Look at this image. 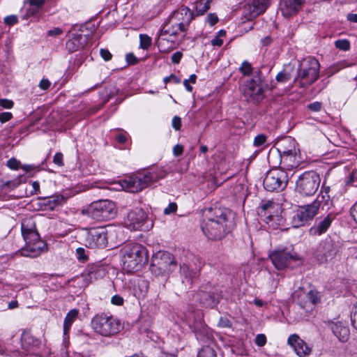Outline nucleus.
<instances>
[{
    "mask_svg": "<svg viewBox=\"0 0 357 357\" xmlns=\"http://www.w3.org/2000/svg\"><path fill=\"white\" fill-rule=\"evenodd\" d=\"M22 233L25 245L21 250L22 255L29 257H37L45 249V243L40 239L32 218H26L22 222Z\"/></svg>",
    "mask_w": 357,
    "mask_h": 357,
    "instance_id": "f257e3e1",
    "label": "nucleus"
},
{
    "mask_svg": "<svg viewBox=\"0 0 357 357\" xmlns=\"http://www.w3.org/2000/svg\"><path fill=\"white\" fill-rule=\"evenodd\" d=\"M123 268L133 272L141 268L148 262L149 255L144 246L137 243H128L121 249Z\"/></svg>",
    "mask_w": 357,
    "mask_h": 357,
    "instance_id": "f03ea898",
    "label": "nucleus"
},
{
    "mask_svg": "<svg viewBox=\"0 0 357 357\" xmlns=\"http://www.w3.org/2000/svg\"><path fill=\"white\" fill-rule=\"evenodd\" d=\"M331 202L328 190L321 192L316 199L309 204L298 206L293 217L292 224L294 227L303 226L307 222L312 220L319 213L320 208H324Z\"/></svg>",
    "mask_w": 357,
    "mask_h": 357,
    "instance_id": "7ed1b4c3",
    "label": "nucleus"
},
{
    "mask_svg": "<svg viewBox=\"0 0 357 357\" xmlns=\"http://www.w3.org/2000/svg\"><path fill=\"white\" fill-rule=\"evenodd\" d=\"M213 215L204 220L202 231L208 238L219 240L228 232L227 214L218 208L215 210Z\"/></svg>",
    "mask_w": 357,
    "mask_h": 357,
    "instance_id": "20e7f679",
    "label": "nucleus"
},
{
    "mask_svg": "<svg viewBox=\"0 0 357 357\" xmlns=\"http://www.w3.org/2000/svg\"><path fill=\"white\" fill-rule=\"evenodd\" d=\"M187 31L177 22L169 17L168 22L163 26L157 44L160 52H169L174 48V43L181 33Z\"/></svg>",
    "mask_w": 357,
    "mask_h": 357,
    "instance_id": "39448f33",
    "label": "nucleus"
},
{
    "mask_svg": "<svg viewBox=\"0 0 357 357\" xmlns=\"http://www.w3.org/2000/svg\"><path fill=\"white\" fill-rule=\"evenodd\" d=\"M319 68V63L314 58L304 59L299 63L298 75L294 81L301 87H307L318 79Z\"/></svg>",
    "mask_w": 357,
    "mask_h": 357,
    "instance_id": "423d86ee",
    "label": "nucleus"
},
{
    "mask_svg": "<svg viewBox=\"0 0 357 357\" xmlns=\"http://www.w3.org/2000/svg\"><path fill=\"white\" fill-rule=\"evenodd\" d=\"M93 331L105 337L116 334L121 328L120 321L112 315L96 314L91 320Z\"/></svg>",
    "mask_w": 357,
    "mask_h": 357,
    "instance_id": "0eeeda50",
    "label": "nucleus"
},
{
    "mask_svg": "<svg viewBox=\"0 0 357 357\" xmlns=\"http://www.w3.org/2000/svg\"><path fill=\"white\" fill-rule=\"evenodd\" d=\"M86 214L97 221L114 218L116 214L115 204L109 200H99L91 203L86 208Z\"/></svg>",
    "mask_w": 357,
    "mask_h": 357,
    "instance_id": "6e6552de",
    "label": "nucleus"
},
{
    "mask_svg": "<svg viewBox=\"0 0 357 357\" xmlns=\"http://www.w3.org/2000/svg\"><path fill=\"white\" fill-rule=\"evenodd\" d=\"M176 268V262L169 252L160 251L152 257L151 271L155 275H167Z\"/></svg>",
    "mask_w": 357,
    "mask_h": 357,
    "instance_id": "1a4fd4ad",
    "label": "nucleus"
},
{
    "mask_svg": "<svg viewBox=\"0 0 357 357\" xmlns=\"http://www.w3.org/2000/svg\"><path fill=\"white\" fill-rule=\"evenodd\" d=\"M319 176L313 172H305L296 181V190L303 196L313 195L320 184Z\"/></svg>",
    "mask_w": 357,
    "mask_h": 357,
    "instance_id": "9d476101",
    "label": "nucleus"
},
{
    "mask_svg": "<svg viewBox=\"0 0 357 357\" xmlns=\"http://www.w3.org/2000/svg\"><path fill=\"white\" fill-rule=\"evenodd\" d=\"M287 182V172L282 169H274L266 174L264 179V186L270 192L280 191L286 188Z\"/></svg>",
    "mask_w": 357,
    "mask_h": 357,
    "instance_id": "9b49d317",
    "label": "nucleus"
},
{
    "mask_svg": "<svg viewBox=\"0 0 357 357\" xmlns=\"http://www.w3.org/2000/svg\"><path fill=\"white\" fill-rule=\"evenodd\" d=\"M265 86L263 84L261 74L257 72L245 85L243 93L248 100L259 101L263 99Z\"/></svg>",
    "mask_w": 357,
    "mask_h": 357,
    "instance_id": "f8f14e48",
    "label": "nucleus"
},
{
    "mask_svg": "<svg viewBox=\"0 0 357 357\" xmlns=\"http://www.w3.org/2000/svg\"><path fill=\"white\" fill-rule=\"evenodd\" d=\"M84 244L90 248H104L107 244V233L103 227L86 230Z\"/></svg>",
    "mask_w": 357,
    "mask_h": 357,
    "instance_id": "ddd939ff",
    "label": "nucleus"
},
{
    "mask_svg": "<svg viewBox=\"0 0 357 357\" xmlns=\"http://www.w3.org/2000/svg\"><path fill=\"white\" fill-rule=\"evenodd\" d=\"M269 257L274 266L278 270L286 268L290 261L302 263V258L296 253L286 250H275L269 255Z\"/></svg>",
    "mask_w": 357,
    "mask_h": 357,
    "instance_id": "4468645a",
    "label": "nucleus"
},
{
    "mask_svg": "<svg viewBox=\"0 0 357 357\" xmlns=\"http://www.w3.org/2000/svg\"><path fill=\"white\" fill-rule=\"evenodd\" d=\"M270 5V0H252L243 7V14L248 20H251L264 13Z\"/></svg>",
    "mask_w": 357,
    "mask_h": 357,
    "instance_id": "2eb2a0df",
    "label": "nucleus"
},
{
    "mask_svg": "<svg viewBox=\"0 0 357 357\" xmlns=\"http://www.w3.org/2000/svg\"><path fill=\"white\" fill-rule=\"evenodd\" d=\"M165 173L164 171L148 172L144 174H138L135 175V179L137 183V189L139 192L146 188L151 183L158 181L159 179L164 178Z\"/></svg>",
    "mask_w": 357,
    "mask_h": 357,
    "instance_id": "dca6fc26",
    "label": "nucleus"
},
{
    "mask_svg": "<svg viewBox=\"0 0 357 357\" xmlns=\"http://www.w3.org/2000/svg\"><path fill=\"white\" fill-rule=\"evenodd\" d=\"M146 218V213L142 208H136L128 213L125 224L130 229H139Z\"/></svg>",
    "mask_w": 357,
    "mask_h": 357,
    "instance_id": "f3484780",
    "label": "nucleus"
},
{
    "mask_svg": "<svg viewBox=\"0 0 357 357\" xmlns=\"http://www.w3.org/2000/svg\"><path fill=\"white\" fill-rule=\"evenodd\" d=\"M336 255V250L333 243L325 242L317 248L315 257L320 264L332 260Z\"/></svg>",
    "mask_w": 357,
    "mask_h": 357,
    "instance_id": "a211bd4d",
    "label": "nucleus"
},
{
    "mask_svg": "<svg viewBox=\"0 0 357 357\" xmlns=\"http://www.w3.org/2000/svg\"><path fill=\"white\" fill-rule=\"evenodd\" d=\"M287 342L300 357H305L311 353V348L296 334L291 335Z\"/></svg>",
    "mask_w": 357,
    "mask_h": 357,
    "instance_id": "6ab92c4d",
    "label": "nucleus"
},
{
    "mask_svg": "<svg viewBox=\"0 0 357 357\" xmlns=\"http://www.w3.org/2000/svg\"><path fill=\"white\" fill-rule=\"evenodd\" d=\"M170 17L188 30L190 22L193 20V14L188 7L182 6L174 12Z\"/></svg>",
    "mask_w": 357,
    "mask_h": 357,
    "instance_id": "aec40b11",
    "label": "nucleus"
},
{
    "mask_svg": "<svg viewBox=\"0 0 357 357\" xmlns=\"http://www.w3.org/2000/svg\"><path fill=\"white\" fill-rule=\"evenodd\" d=\"M280 157L291 153L298 154L299 149L294 139L288 137L283 139L278 144L277 148Z\"/></svg>",
    "mask_w": 357,
    "mask_h": 357,
    "instance_id": "412c9836",
    "label": "nucleus"
},
{
    "mask_svg": "<svg viewBox=\"0 0 357 357\" xmlns=\"http://www.w3.org/2000/svg\"><path fill=\"white\" fill-rule=\"evenodd\" d=\"M304 0H283L281 10L284 17H289L301 10Z\"/></svg>",
    "mask_w": 357,
    "mask_h": 357,
    "instance_id": "4be33fe9",
    "label": "nucleus"
},
{
    "mask_svg": "<svg viewBox=\"0 0 357 357\" xmlns=\"http://www.w3.org/2000/svg\"><path fill=\"white\" fill-rule=\"evenodd\" d=\"M278 206L272 201H268L266 203L261 204L258 209V213L261 218H264L268 222L269 220H272L273 218L277 215V207Z\"/></svg>",
    "mask_w": 357,
    "mask_h": 357,
    "instance_id": "5701e85b",
    "label": "nucleus"
},
{
    "mask_svg": "<svg viewBox=\"0 0 357 357\" xmlns=\"http://www.w3.org/2000/svg\"><path fill=\"white\" fill-rule=\"evenodd\" d=\"M334 219V214H328L323 220L317 222L314 226L311 227L310 230L311 234L319 236L324 234L328 230Z\"/></svg>",
    "mask_w": 357,
    "mask_h": 357,
    "instance_id": "b1692460",
    "label": "nucleus"
},
{
    "mask_svg": "<svg viewBox=\"0 0 357 357\" xmlns=\"http://www.w3.org/2000/svg\"><path fill=\"white\" fill-rule=\"evenodd\" d=\"M40 341L29 333H23L21 337L22 348L29 352L33 351L35 349L39 348Z\"/></svg>",
    "mask_w": 357,
    "mask_h": 357,
    "instance_id": "393cba45",
    "label": "nucleus"
},
{
    "mask_svg": "<svg viewBox=\"0 0 357 357\" xmlns=\"http://www.w3.org/2000/svg\"><path fill=\"white\" fill-rule=\"evenodd\" d=\"M332 330L335 336L341 342H346L349 337V330L341 323L335 324L332 326Z\"/></svg>",
    "mask_w": 357,
    "mask_h": 357,
    "instance_id": "a878e982",
    "label": "nucleus"
},
{
    "mask_svg": "<svg viewBox=\"0 0 357 357\" xmlns=\"http://www.w3.org/2000/svg\"><path fill=\"white\" fill-rule=\"evenodd\" d=\"M280 163L283 165L284 168L287 169H292L298 165L299 160L298 154H289L280 157Z\"/></svg>",
    "mask_w": 357,
    "mask_h": 357,
    "instance_id": "bb28decb",
    "label": "nucleus"
},
{
    "mask_svg": "<svg viewBox=\"0 0 357 357\" xmlns=\"http://www.w3.org/2000/svg\"><path fill=\"white\" fill-rule=\"evenodd\" d=\"M79 314L77 309L70 310L66 314L63 321V333L67 335L69 333L73 323L75 321Z\"/></svg>",
    "mask_w": 357,
    "mask_h": 357,
    "instance_id": "cd10ccee",
    "label": "nucleus"
},
{
    "mask_svg": "<svg viewBox=\"0 0 357 357\" xmlns=\"http://www.w3.org/2000/svg\"><path fill=\"white\" fill-rule=\"evenodd\" d=\"M294 68L292 65L288 64L276 76V80L280 83L287 82L292 77Z\"/></svg>",
    "mask_w": 357,
    "mask_h": 357,
    "instance_id": "c85d7f7f",
    "label": "nucleus"
},
{
    "mask_svg": "<svg viewBox=\"0 0 357 357\" xmlns=\"http://www.w3.org/2000/svg\"><path fill=\"white\" fill-rule=\"evenodd\" d=\"M120 185L123 190L135 193L138 192L139 190L137 188L136 180L135 179V176H129L123 180L120 181Z\"/></svg>",
    "mask_w": 357,
    "mask_h": 357,
    "instance_id": "c756f323",
    "label": "nucleus"
},
{
    "mask_svg": "<svg viewBox=\"0 0 357 357\" xmlns=\"http://www.w3.org/2000/svg\"><path fill=\"white\" fill-rule=\"evenodd\" d=\"M81 40H82L81 35L74 36L71 39H70L66 43V48L68 50L69 52H71L77 51L82 45V44L81 43Z\"/></svg>",
    "mask_w": 357,
    "mask_h": 357,
    "instance_id": "7c9ffc66",
    "label": "nucleus"
},
{
    "mask_svg": "<svg viewBox=\"0 0 357 357\" xmlns=\"http://www.w3.org/2000/svg\"><path fill=\"white\" fill-rule=\"evenodd\" d=\"M307 301L312 305L319 303L321 301V294L317 290H310L306 294Z\"/></svg>",
    "mask_w": 357,
    "mask_h": 357,
    "instance_id": "2f4dec72",
    "label": "nucleus"
},
{
    "mask_svg": "<svg viewBox=\"0 0 357 357\" xmlns=\"http://www.w3.org/2000/svg\"><path fill=\"white\" fill-rule=\"evenodd\" d=\"M196 11L199 15H203L210 8L208 4L205 0H199L196 2Z\"/></svg>",
    "mask_w": 357,
    "mask_h": 357,
    "instance_id": "473e14b6",
    "label": "nucleus"
},
{
    "mask_svg": "<svg viewBox=\"0 0 357 357\" xmlns=\"http://www.w3.org/2000/svg\"><path fill=\"white\" fill-rule=\"evenodd\" d=\"M197 357H217V355L213 348L205 347L199 351Z\"/></svg>",
    "mask_w": 357,
    "mask_h": 357,
    "instance_id": "72a5a7b5",
    "label": "nucleus"
},
{
    "mask_svg": "<svg viewBox=\"0 0 357 357\" xmlns=\"http://www.w3.org/2000/svg\"><path fill=\"white\" fill-rule=\"evenodd\" d=\"M139 47L144 50L148 49L151 45V38L146 34L139 35Z\"/></svg>",
    "mask_w": 357,
    "mask_h": 357,
    "instance_id": "f704fd0d",
    "label": "nucleus"
},
{
    "mask_svg": "<svg viewBox=\"0 0 357 357\" xmlns=\"http://www.w3.org/2000/svg\"><path fill=\"white\" fill-rule=\"evenodd\" d=\"M335 46L340 50L348 51L350 49V43L347 39L337 40L335 42Z\"/></svg>",
    "mask_w": 357,
    "mask_h": 357,
    "instance_id": "c9c22d12",
    "label": "nucleus"
},
{
    "mask_svg": "<svg viewBox=\"0 0 357 357\" xmlns=\"http://www.w3.org/2000/svg\"><path fill=\"white\" fill-rule=\"evenodd\" d=\"M76 255L77 260L82 263H84L89 259V256L83 248H77Z\"/></svg>",
    "mask_w": 357,
    "mask_h": 357,
    "instance_id": "e433bc0d",
    "label": "nucleus"
},
{
    "mask_svg": "<svg viewBox=\"0 0 357 357\" xmlns=\"http://www.w3.org/2000/svg\"><path fill=\"white\" fill-rule=\"evenodd\" d=\"M239 70L243 75H249L252 71V68L248 61H244L239 68Z\"/></svg>",
    "mask_w": 357,
    "mask_h": 357,
    "instance_id": "4c0bfd02",
    "label": "nucleus"
},
{
    "mask_svg": "<svg viewBox=\"0 0 357 357\" xmlns=\"http://www.w3.org/2000/svg\"><path fill=\"white\" fill-rule=\"evenodd\" d=\"M267 140V137L264 134L257 135L253 142V144L256 147H259L264 145Z\"/></svg>",
    "mask_w": 357,
    "mask_h": 357,
    "instance_id": "58836bf2",
    "label": "nucleus"
},
{
    "mask_svg": "<svg viewBox=\"0 0 357 357\" xmlns=\"http://www.w3.org/2000/svg\"><path fill=\"white\" fill-rule=\"evenodd\" d=\"M7 166L11 169L17 170L21 168L22 165L19 160L15 158H12L7 161Z\"/></svg>",
    "mask_w": 357,
    "mask_h": 357,
    "instance_id": "ea45409f",
    "label": "nucleus"
},
{
    "mask_svg": "<svg viewBox=\"0 0 357 357\" xmlns=\"http://www.w3.org/2000/svg\"><path fill=\"white\" fill-rule=\"evenodd\" d=\"M307 107L312 112H319L322 108V104L320 102L316 101L307 105Z\"/></svg>",
    "mask_w": 357,
    "mask_h": 357,
    "instance_id": "a19ab883",
    "label": "nucleus"
},
{
    "mask_svg": "<svg viewBox=\"0 0 357 357\" xmlns=\"http://www.w3.org/2000/svg\"><path fill=\"white\" fill-rule=\"evenodd\" d=\"M177 210V204L175 202L170 203L167 208L164 209L165 215H169L171 213H174Z\"/></svg>",
    "mask_w": 357,
    "mask_h": 357,
    "instance_id": "79ce46f5",
    "label": "nucleus"
},
{
    "mask_svg": "<svg viewBox=\"0 0 357 357\" xmlns=\"http://www.w3.org/2000/svg\"><path fill=\"white\" fill-rule=\"evenodd\" d=\"M255 343L259 347H263L266 343V337L264 334H258L255 337Z\"/></svg>",
    "mask_w": 357,
    "mask_h": 357,
    "instance_id": "37998d69",
    "label": "nucleus"
},
{
    "mask_svg": "<svg viewBox=\"0 0 357 357\" xmlns=\"http://www.w3.org/2000/svg\"><path fill=\"white\" fill-rule=\"evenodd\" d=\"M218 326L220 328H230L231 323L227 318L220 317Z\"/></svg>",
    "mask_w": 357,
    "mask_h": 357,
    "instance_id": "c03bdc74",
    "label": "nucleus"
},
{
    "mask_svg": "<svg viewBox=\"0 0 357 357\" xmlns=\"http://www.w3.org/2000/svg\"><path fill=\"white\" fill-rule=\"evenodd\" d=\"M14 105V102L8 99H0V106L5 109H11Z\"/></svg>",
    "mask_w": 357,
    "mask_h": 357,
    "instance_id": "a18cd8bd",
    "label": "nucleus"
},
{
    "mask_svg": "<svg viewBox=\"0 0 357 357\" xmlns=\"http://www.w3.org/2000/svg\"><path fill=\"white\" fill-rule=\"evenodd\" d=\"M53 162L59 167L63 166V154L60 152L56 153L53 158Z\"/></svg>",
    "mask_w": 357,
    "mask_h": 357,
    "instance_id": "49530a36",
    "label": "nucleus"
},
{
    "mask_svg": "<svg viewBox=\"0 0 357 357\" xmlns=\"http://www.w3.org/2000/svg\"><path fill=\"white\" fill-rule=\"evenodd\" d=\"M101 57L106 61H110L112 58V54L108 50L101 49L100 50Z\"/></svg>",
    "mask_w": 357,
    "mask_h": 357,
    "instance_id": "de8ad7c7",
    "label": "nucleus"
},
{
    "mask_svg": "<svg viewBox=\"0 0 357 357\" xmlns=\"http://www.w3.org/2000/svg\"><path fill=\"white\" fill-rule=\"evenodd\" d=\"M13 118L11 112H6L0 114V122L3 123L10 121Z\"/></svg>",
    "mask_w": 357,
    "mask_h": 357,
    "instance_id": "09e8293b",
    "label": "nucleus"
},
{
    "mask_svg": "<svg viewBox=\"0 0 357 357\" xmlns=\"http://www.w3.org/2000/svg\"><path fill=\"white\" fill-rule=\"evenodd\" d=\"M172 127L176 130H179L181 129V118L177 116H174L173 119H172Z\"/></svg>",
    "mask_w": 357,
    "mask_h": 357,
    "instance_id": "8fccbe9b",
    "label": "nucleus"
},
{
    "mask_svg": "<svg viewBox=\"0 0 357 357\" xmlns=\"http://www.w3.org/2000/svg\"><path fill=\"white\" fill-rule=\"evenodd\" d=\"M207 22L211 26H213L218 22V17L215 13H209L207 16Z\"/></svg>",
    "mask_w": 357,
    "mask_h": 357,
    "instance_id": "3c124183",
    "label": "nucleus"
},
{
    "mask_svg": "<svg viewBox=\"0 0 357 357\" xmlns=\"http://www.w3.org/2000/svg\"><path fill=\"white\" fill-rule=\"evenodd\" d=\"M4 22L8 25H13L17 22V17L15 15H9L4 18Z\"/></svg>",
    "mask_w": 357,
    "mask_h": 357,
    "instance_id": "603ef678",
    "label": "nucleus"
},
{
    "mask_svg": "<svg viewBox=\"0 0 357 357\" xmlns=\"http://www.w3.org/2000/svg\"><path fill=\"white\" fill-rule=\"evenodd\" d=\"M111 302L114 305H121L123 303V299L119 295H114L112 297Z\"/></svg>",
    "mask_w": 357,
    "mask_h": 357,
    "instance_id": "864d4df0",
    "label": "nucleus"
},
{
    "mask_svg": "<svg viewBox=\"0 0 357 357\" xmlns=\"http://www.w3.org/2000/svg\"><path fill=\"white\" fill-rule=\"evenodd\" d=\"M164 82L165 84H167L168 82L173 81L175 83H179L180 79L177 77L175 75L171 74L169 76L165 77L163 79Z\"/></svg>",
    "mask_w": 357,
    "mask_h": 357,
    "instance_id": "5fc2aeb1",
    "label": "nucleus"
},
{
    "mask_svg": "<svg viewBox=\"0 0 357 357\" xmlns=\"http://www.w3.org/2000/svg\"><path fill=\"white\" fill-rule=\"evenodd\" d=\"M182 53L181 52H176L172 56L171 60L174 63H178L182 58Z\"/></svg>",
    "mask_w": 357,
    "mask_h": 357,
    "instance_id": "6e6d98bb",
    "label": "nucleus"
},
{
    "mask_svg": "<svg viewBox=\"0 0 357 357\" xmlns=\"http://www.w3.org/2000/svg\"><path fill=\"white\" fill-rule=\"evenodd\" d=\"M183 152V147L181 144H176L173 148V154L175 156L181 155Z\"/></svg>",
    "mask_w": 357,
    "mask_h": 357,
    "instance_id": "4d7b16f0",
    "label": "nucleus"
},
{
    "mask_svg": "<svg viewBox=\"0 0 357 357\" xmlns=\"http://www.w3.org/2000/svg\"><path fill=\"white\" fill-rule=\"evenodd\" d=\"M351 215L357 225V202L353 205L350 209Z\"/></svg>",
    "mask_w": 357,
    "mask_h": 357,
    "instance_id": "13d9d810",
    "label": "nucleus"
},
{
    "mask_svg": "<svg viewBox=\"0 0 357 357\" xmlns=\"http://www.w3.org/2000/svg\"><path fill=\"white\" fill-rule=\"evenodd\" d=\"M21 168L25 172H29L33 170H38L39 166H36L33 165H24L21 166Z\"/></svg>",
    "mask_w": 357,
    "mask_h": 357,
    "instance_id": "bf43d9fd",
    "label": "nucleus"
},
{
    "mask_svg": "<svg viewBox=\"0 0 357 357\" xmlns=\"http://www.w3.org/2000/svg\"><path fill=\"white\" fill-rule=\"evenodd\" d=\"M50 84H51V83L47 79H43L40 82L38 86L41 89L46 90L50 87Z\"/></svg>",
    "mask_w": 357,
    "mask_h": 357,
    "instance_id": "052dcab7",
    "label": "nucleus"
},
{
    "mask_svg": "<svg viewBox=\"0 0 357 357\" xmlns=\"http://www.w3.org/2000/svg\"><path fill=\"white\" fill-rule=\"evenodd\" d=\"M210 184L211 186L209 189L211 190H215L217 187H218L220 185V183H218L216 178L213 176H211V178H210Z\"/></svg>",
    "mask_w": 357,
    "mask_h": 357,
    "instance_id": "680f3d73",
    "label": "nucleus"
},
{
    "mask_svg": "<svg viewBox=\"0 0 357 357\" xmlns=\"http://www.w3.org/2000/svg\"><path fill=\"white\" fill-rule=\"evenodd\" d=\"M62 32L63 31H62L61 29L56 27V28H54L53 29L48 31L47 33L50 36H59V35L61 34Z\"/></svg>",
    "mask_w": 357,
    "mask_h": 357,
    "instance_id": "e2e57ef3",
    "label": "nucleus"
},
{
    "mask_svg": "<svg viewBox=\"0 0 357 357\" xmlns=\"http://www.w3.org/2000/svg\"><path fill=\"white\" fill-rule=\"evenodd\" d=\"M206 301H204L203 303L205 305L208 306V307H214L218 301L215 299V298H211L210 297V300L209 301H207V299L206 298L205 299Z\"/></svg>",
    "mask_w": 357,
    "mask_h": 357,
    "instance_id": "0e129e2a",
    "label": "nucleus"
},
{
    "mask_svg": "<svg viewBox=\"0 0 357 357\" xmlns=\"http://www.w3.org/2000/svg\"><path fill=\"white\" fill-rule=\"evenodd\" d=\"M126 61L128 63L135 64L137 62V58L133 54L129 53L126 55Z\"/></svg>",
    "mask_w": 357,
    "mask_h": 357,
    "instance_id": "69168bd1",
    "label": "nucleus"
},
{
    "mask_svg": "<svg viewBox=\"0 0 357 357\" xmlns=\"http://www.w3.org/2000/svg\"><path fill=\"white\" fill-rule=\"evenodd\" d=\"M32 187L33 190L31 192V195H38L40 192V184L38 181L32 182Z\"/></svg>",
    "mask_w": 357,
    "mask_h": 357,
    "instance_id": "338daca9",
    "label": "nucleus"
},
{
    "mask_svg": "<svg viewBox=\"0 0 357 357\" xmlns=\"http://www.w3.org/2000/svg\"><path fill=\"white\" fill-rule=\"evenodd\" d=\"M223 43V40L222 39L220 38V37H215L212 40H211V45H213V46H218V47H220Z\"/></svg>",
    "mask_w": 357,
    "mask_h": 357,
    "instance_id": "774afa93",
    "label": "nucleus"
}]
</instances>
